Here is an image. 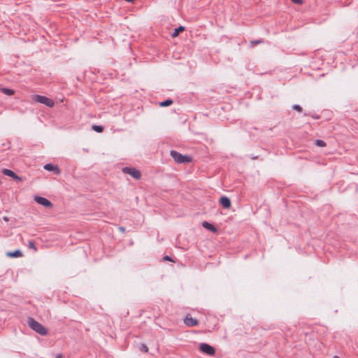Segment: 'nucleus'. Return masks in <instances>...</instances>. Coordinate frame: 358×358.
Segmentation results:
<instances>
[{
    "label": "nucleus",
    "instance_id": "1",
    "mask_svg": "<svg viewBox=\"0 0 358 358\" xmlns=\"http://www.w3.org/2000/svg\"><path fill=\"white\" fill-rule=\"evenodd\" d=\"M27 323L29 327L34 331H35L36 333L39 334L41 336L47 335L48 331L46 328L41 323L35 320L34 318L29 317Z\"/></svg>",
    "mask_w": 358,
    "mask_h": 358
},
{
    "label": "nucleus",
    "instance_id": "2",
    "mask_svg": "<svg viewBox=\"0 0 358 358\" xmlns=\"http://www.w3.org/2000/svg\"><path fill=\"white\" fill-rule=\"evenodd\" d=\"M170 155L174 161L178 164H188L192 162V157L188 155H183L176 150H171Z\"/></svg>",
    "mask_w": 358,
    "mask_h": 358
},
{
    "label": "nucleus",
    "instance_id": "3",
    "mask_svg": "<svg viewBox=\"0 0 358 358\" xmlns=\"http://www.w3.org/2000/svg\"><path fill=\"white\" fill-rule=\"evenodd\" d=\"M32 99L36 102L43 103V104L45 105L48 107H50V108H52L55 106L54 101L47 96H45L36 94V95L33 96Z\"/></svg>",
    "mask_w": 358,
    "mask_h": 358
},
{
    "label": "nucleus",
    "instance_id": "4",
    "mask_svg": "<svg viewBox=\"0 0 358 358\" xmlns=\"http://www.w3.org/2000/svg\"><path fill=\"white\" fill-rule=\"evenodd\" d=\"M199 350L203 354L213 356L215 353V349L214 347L206 343H201L199 344Z\"/></svg>",
    "mask_w": 358,
    "mask_h": 358
},
{
    "label": "nucleus",
    "instance_id": "5",
    "mask_svg": "<svg viewBox=\"0 0 358 358\" xmlns=\"http://www.w3.org/2000/svg\"><path fill=\"white\" fill-rule=\"evenodd\" d=\"M122 172L125 174L130 175L131 177L136 180L140 179L141 177V171L134 167H124L122 169Z\"/></svg>",
    "mask_w": 358,
    "mask_h": 358
},
{
    "label": "nucleus",
    "instance_id": "6",
    "mask_svg": "<svg viewBox=\"0 0 358 358\" xmlns=\"http://www.w3.org/2000/svg\"><path fill=\"white\" fill-rule=\"evenodd\" d=\"M34 200L36 203L42 205L44 207L52 208L53 206V204L45 197L37 196L35 197Z\"/></svg>",
    "mask_w": 358,
    "mask_h": 358
},
{
    "label": "nucleus",
    "instance_id": "7",
    "mask_svg": "<svg viewBox=\"0 0 358 358\" xmlns=\"http://www.w3.org/2000/svg\"><path fill=\"white\" fill-rule=\"evenodd\" d=\"M184 323L189 327H196L198 325L199 322L196 318H193L190 314H187L184 319Z\"/></svg>",
    "mask_w": 358,
    "mask_h": 358
},
{
    "label": "nucleus",
    "instance_id": "8",
    "mask_svg": "<svg viewBox=\"0 0 358 358\" xmlns=\"http://www.w3.org/2000/svg\"><path fill=\"white\" fill-rule=\"evenodd\" d=\"M219 203L224 209H229L231 206L230 199L226 196H222L219 200Z\"/></svg>",
    "mask_w": 358,
    "mask_h": 358
},
{
    "label": "nucleus",
    "instance_id": "9",
    "mask_svg": "<svg viewBox=\"0 0 358 358\" xmlns=\"http://www.w3.org/2000/svg\"><path fill=\"white\" fill-rule=\"evenodd\" d=\"M2 173L7 176L12 178L14 180H21V178L12 170L8 169H3Z\"/></svg>",
    "mask_w": 358,
    "mask_h": 358
},
{
    "label": "nucleus",
    "instance_id": "10",
    "mask_svg": "<svg viewBox=\"0 0 358 358\" xmlns=\"http://www.w3.org/2000/svg\"><path fill=\"white\" fill-rule=\"evenodd\" d=\"M44 169L48 171H53L57 174L60 173V169L57 166H55L52 164H46L44 165Z\"/></svg>",
    "mask_w": 358,
    "mask_h": 358
},
{
    "label": "nucleus",
    "instance_id": "11",
    "mask_svg": "<svg viewBox=\"0 0 358 358\" xmlns=\"http://www.w3.org/2000/svg\"><path fill=\"white\" fill-rule=\"evenodd\" d=\"M6 255L11 258H17L22 257L23 255L20 250H16L13 252H8Z\"/></svg>",
    "mask_w": 358,
    "mask_h": 358
},
{
    "label": "nucleus",
    "instance_id": "12",
    "mask_svg": "<svg viewBox=\"0 0 358 358\" xmlns=\"http://www.w3.org/2000/svg\"><path fill=\"white\" fill-rule=\"evenodd\" d=\"M202 226L205 229H206L210 231L215 232L217 231V229L215 228V227L213 224H212L206 221H205L202 223Z\"/></svg>",
    "mask_w": 358,
    "mask_h": 358
},
{
    "label": "nucleus",
    "instance_id": "13",
    "mask_svg": "<svg viewBox=\"0 0 358 358\" xmlns=\"http://www.w3.org/2000/svg\"><path fill=\"white\" fill-rule=\"evenodd\" d=\"M185 30V27L183 26H179L178 27L174 29V31L172 33V37L175 38L179 35L180 33L182 32Z\"/></svg>",
    "mask_w": 358,
    "mask_h": 358
},
{
    "label": "nucleus",
    "instance_id": "14",
    "mask_svg": "<svg viewBox=\"0 0 358 358\" xmlns=\"http://www.w3.org/2000/svg\"><path fill=\"white\" fill-rule=\"evenodd\" d=\"M173 103V101L171 99H168L164 101L159 103L161 107H167L171 106Z\"/></svg>",
    "mask_w": 358,
    "mask_h": 358
},
{
    "label": "nucleus",
    "instance_id": "15",
    "mask_svg": "<svg viewBox=\"0 0 358 358\" xmlns=\"http://www.w3.org/2000/svg\"><path fill=\"white\" fill-rule=\"evenodd\" d=\"M1 91L8 96L13 95L15 93V91L13 90L9 89V88H1Z\"/></svg>",
    "mask_w": 358,
    "mask_h": 358
},
{
    "label": "nucleus",
    "instance_id": "16",
    "mask_svg": "<svg viewBox=\"0 0 358 358\" xmlns=\"http://www.w3.org/2000/svg\"><path fill=\"white\" fill-rule=\"evenodd\" d=\"M92 129L97 133H101L104 129L101 125H93Z\"/></svg>",
    "mask_w": 358,
    "mask_h": 358
},
{
    "label": "nucleus",
    "instance_id": "17",
    "mask_svg": "<svg viewBox=\"0 0 358 358\" xmlns=\"http://www.w3.org/2000/svg\"><path fill=\"white\" fill-rule=\"evenodd\" d=\"M315 144L318 147H324L326 146V143L320 139H316L315 141Z\"/></svg>",
    "mask_w": 358,
    "mask_h": 358
},
{
    "label": "nucleus",
    "instance_id": "18",
    "mask_svg": "<svg viewBox=\"0 0 358 358\" xmlns=\"http://www.w3.org/2000/svg\"><path fill=\"white\" fill-rule=\"evenodd\" d=\"M138 349L142 351V352H148V348L147 347V345L144 343H141L138 346Z\"/></svg>",
    "mask_w": 358,
    "mask_h": 358
},
{
    "label": "nucleus",
    "instance_id": "19",
    "mask_svg": "<svg viewBox=\"0 0 358 358\" xmlns=\"http://www.w3.org/2000/svg\"><path fill=\"white\" fill-rule=\"evenodd\" d=\"M292 108L293 110H296V111L299 112V113L302 112V110H303V109H302L301 106H299V105H298V104H294V105H293V106H292Z\"/></svg>",
    "mask_w": 358,
    "mask_h": 358
},
{
    "label": "nucleus",
    "instance_id": "20",
    "mask_svg": "<svg viewBox=\"0 0 358 358\" xmlns=\"http://www.w3.org/2000/svg\"><path fill=\"white\" fill-rule=\"evenodd\" d=\"M262 42H263L262 40H254V41H252L250 42V43H251V45L252 47H254V46H255L257 45H259V44L262 43Z\"/></svg>",
    "mask_w": 358,
    "mask_h": 358
},
{
    "label": "nucleus",
    "instance_id": "21",
    "mask_svg": "<svg viewBox=\"0 0 358 358\" xmlns=\"http://www.w3.org/2000/svg\"><path fill=\"white\" fill-rule=\"evenodd\" d=\"M29 248H33L35 250H36V248L35 246V244H34V241H31L29 242Z\"/></svg>",
    "mask_w": 358,
    "mask_h": 358
},
{
    "label": "nucleus",
    "instance_id": "22",
    "mask_svg": "<svg viewBox=\"0 0 358 358\" xmlns=\"http://www.w3.org/2000/svg\"><path fill=\"white\" fill-rule=\"evenodd\" d=\"M54 357L55 358H64V355L62 353H57V354L54 355Z\"/></svg>",
    "mask_w": 358,
    "mask_h": 358
},
{
    "label": "nucleus",
    "instance_id": "23",
    "mask_svg": "<svg viewBox=\"0 0 358 358\" xmlns=\"http://www.w3.org/2000/svg\"><path fill=\"white\" fill-rule=\"evenodd\" d=\"M293 3L296 4H302L303 1L302 0H291Z\"/></svg>",
    "mask_w": 358,
    "mask_h": 358
},
{
    "label": "nucleus",
    "instance_id": "24",
    "mask_svg": "<svg viewBox=\"0 0 358 358\" xmlns=\"http://www.w3.org/2000/svg\"><path fill=\"white\" fill-rule=\"evenodd\" d=\"M163 259H164V260H166V261H172L171 257H169V256H168V255H165V256L163 257Z\"/></svg>",
    "mask_w": 358,
    "mask_h": 358
},
{
    "label": "nucleus",
    "instance_id": "25",
    "mask_svg": "<svg viewBox=\"0 0 358 358\" xmlns=\"http://www.w3.org/2000/svg\"><path fill=\"white\" fill-rule=\"evenodd\" d=\"M119 230L122 232H125V228L124 227H120Z\"/></svg>",
    "mask_w": 358,
    "mask_h": 358
},
{
    "label": "nucleus",
    "instance_id": "26",
    "mask_svg": "<svg viewBox=\"0 0 358 358\" xmlns=\"http://www.w3.org/2000/svg\"><path fill=\"white\" fill-rule=\"evenodd\" d=\"M311 116H312V117H313V119H315V120H317V119H319V118H320V116H319V115H311Z\"/></svg>",
    "mask_w": 358,
    "mask_h": 358
},
{
    "label": "nucleus",
    "instance_id": "27",
    "mask_svg": "<svg viewBox=\"0 0 358 358\" xmlns=\"http://www.w3.org/2000/svg\"><path fill=\"white\" fill-rule=\"evenodd\" d=\"M333 358H340V357L337 355H334Z\"/></svg>",
    "mask_w": 358,
    "mask_h": 358
}]
</instances>
